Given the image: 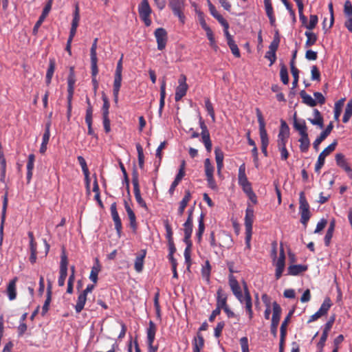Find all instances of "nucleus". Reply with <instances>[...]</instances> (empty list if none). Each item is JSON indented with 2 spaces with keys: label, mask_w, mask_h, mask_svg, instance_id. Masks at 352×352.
<instances>
[{
  "label": "nucleus",
  "mask_w": 352,
  "mask_h": 352,
  "mask_svg": "<svg viewBox=\"0 0 352 352\" xmlns=\"http://www.w3.org/2000/svg\"><path fill=\"white\" fill-rule=\"evenodd\" d=\"M75 83L76 76L74 73V69L73 67H71L67 77V87H74Z\"/></svg>",
  "instance_id": "nucleus-51"
},
{
  "label": "nucleus",
  "mask_w": 352,
  "mask_h": 352,
  "mask_svg": "<svg viewBox=\"0 0 352 352\" xmlns=\"http://www.w3.org/2000/svg\"><path fill=\"white\" fill-rule=\"evenodd\" d=\"M215 160L217 162V172L219 174L223 166V158L224 154L221 149L219 147H216L214 149Z\"/></svg>",
  "instance_id": "nucleus-29"
},
{
  "label": "nucleus",
  "mask_w": 352,
  "mask_h": 352,
  "mask_svg": "<svg viewBox=\"0 0 352 352\" xmlns=\"http://www.w3.org/2000/svg\"><path fill=\"white\" fill-rule=\"evenodd\" d=\"M98 58H91V78H96L98 74Z\"/></svg>",
  "instance_id": "nucleus-54"
},
{
  "label": "nucleus",
  "mask_w": 352,
  "mask_h": 352,
  "mask_svg": "<svg viewBox=\"0 0 352 352\" xmlns=\"http://www.w3.org/2000/svg\"><path fill=\"white\" fill-rule=\"evenodd\" d=\"M281 307L276 302H273V314H272V323H271V333L274 335V336H276L277 335V328L279 324L280 315H281Z\"/></svg>",
  "instance_id": "nucleus-11"
},
{
  "label": "nucleus",
  "mask_w": 352,
  "mask_h": 352,
  "mask_svg": "<svg viewBox=\"0 0 352 352\" xmlns=\"http://www.w3.org/2000/svg\"><path fill=\"white\" fill-rule=\"evenodd\" d=\"M289 137V128L285 120L280 122V129L278 135V145H286Z\"/></svg>",
  "instance_id": "nucleus-16"
},
{
  "label": "nucleus",
  "mask_w": 352,
  "mask_h": 352,
  "mask_svg": "<svg viewBox=\"0 0 352 352\" xmlns=\"http://www.w3.org/2000/svg\"><path fill=\"white\" fill-rule=\"evenodd\" d=\"M332 305L331 300L329 297L324 298L323 302L322 303L320 309L318 310L322 316H325L327 314L328 311L331 308Z\"/></svg>",
  "instance_id": "nucleus-40"
},
{
  "label": "nucleus",
  "mask_w": 352,
  "mask_h": 352,
  "mask_svg": "<svg viewBox=\"0 0 352 352\" xmlns=\"http://www.w3.org/2000/svg\"><path fill=\"white\" fill-rule=\"evenodd\" d=\"M279 43H280V38L278 35V33H276V35L274 36V40L272 41V43H270V45L269 46V51H272V52H276L278 47Z\"/></svg>",
  "instance_id": "nucleus-61"
},
{
  "label": "nucleus",
  "mask_w": 352,
  "mask_h": 352,
  "mask_svg": "<svg viewBox=\"0 0 352 352\" xmlns=\"http://www.w3.org/2000/svg\"><path fill=\"white\" fill-rule=\"evenodd\" d=\"M204 214L201 213L198 219V230L196 232V236L197 237V239L199 241H201L203 233L205 230V225H204Z\"/></svg>",
  "instance_id": "nucleus-38"
},
{
  "label": "nucleus",
  "mask_w": 352,
  "mask_h": 352,
  "mask_svg": "<svg viewBox=\"0 0 352 352\" xmlns=\"http://www.w3.org/2000/svg\"><path fill=\"white\" fill-rule=\"evenodd\" d=\"M80 20V15H79V8L78 5L76 6L75 11L74 13V17L72 22V27L77 28L78 26V23Z\"/></svg>",
  "instance_id": "nucleus-59"
},
{
  "label": "nucleus",
  "mask_w": 352,
  "mask_h": 352,
  "mask_svg": "<svg viewBox=\"0 0 352 352\" xmlns=\"http://www.w3.org/2000/svg\"><path fill=\"white\" fill-rule=\"evenodd\" d=\"M219 247L230 248L232 245L233 241L231 235L228 232L223 231L219 235Z\"/></svg>",
  "instance_id": "nucleus-20"
},
{
  "label": "nucleus",
  "mask_w": 352,
  "mask_h": 352,
  "mask_svg": "<svg viewBox=\"0 0 352 352\" xmlns=\"http://www.w3.org/2000/svg\"><path fill=\"white\" fill-rule=\"evenodd\" d=\"M178 84L175 94V100L176 102L181 100L187 93L188 85L186 83V76L185 75L182 74L180 76L178 80Z\"/></svg>",
  "instance_id": "nucleus-12"
},
{
  "label": "nucleus",
  "mask_w": 352,
  "mask_h": 352,
  "mask_svg": "<svg viewBox=\"0 0 352 352\" xmlns=\"http://www.w3.org/2000/svg\"><path fill=\"white\" fill-rule=\"evenodd\" d=\"M335 226H336L335 221L333 220L329 223V226L328 227V229L327 230V232H326V234H325L324 239V245L327 247L329 246V245H330L331 240L333 237V232L335 230Z\"/></svg>",
  "instance_id": "nucleus-34"
},
{
  "label": "nucleus",
  "mask_w": 352,
  "mask_h": 352,
  "mask_svg": "<svg viewBox=\"0 0 352 352\" xmlns=\"http://www.w3.org/2000/svg\"><path fill=\"white\" fill-rule=\"evenodd\" d=\"M204 346V339L203 336L198 333L197 336L192 341V350L193 352H201V350Z\"/></svg>",
  "instance_id": "nucleus-32"
},
{
  "label": "nucleus",
  "mask_w": 352,
  "mask_h": 352,
  "mask_svg": "<svg viewBox=\"0 0 352 352\" xmlns=\"http://www.w3.org/2000/svg\"><path fill=\"white\" fill-rule=\"evenodd\" d=\"M337 142L335 140L331 144H329L327 148H325L322 153L319 155L317 162L315 165V171L316 173H320V169L324 164L325 158L327 157L331 153H332L336 147Z\"/></svg>",
  "instance_id": "nucleus-9"
},
{
  "label": "nucleus",
  "mask_w": 352,
  "mask_h": 352,
  "mask_svg": "<svg viewBox=\"0 0 352 352\" xmlns=\"http://www.w3.org/2000/svg\"><path fill=\"white\" fill-rule=\"evenodd\" d=\"M280 77L281 81L284 85H287L289 83L288 72L285 65H282L280 67Z\"/></svg>",
  "instance_id": "nucleus-49"
},
{
  "label": "nucleus",
  "mask_w": 352,
  "mask_h": 352,
  "mask_svg": "<svg viewBox=\"0 0 352 352\" xmlns=\"http://www.w3.org/2000/svg\"><path fill=\"white\" fill-rule=\"evenodd\" d=\"M336 162L337 165L343 169L349 176L350 179H352V169L346 160L344 155L342 153H337L335 157Z\"/></svg>",
  "instance_id": "nucleus-17"
},
{
  "label": "nucleus",
  "mask_w": 352,
  "mask_h": 352,
  "mask_svg": "<svg viewBox=\"0 0 352 352\" xmlns=\"http://www.w3.org/2000/svg\"><path fill=\"white\" fill-rule=\"evenodd\" d=\"M211 266L210 262L206 261L205 265L201 268V275L203 278L208 283L210 281Z\"/></svg>",
  "instance_id": "nucleus-43"
},
{
  "label": "nucleus",
  "mask_w": 352,
  "mask_h": 352,
  "mask_svg": "<svg viewBox=\"0 0 352 352\" xmlns=\"http://www.w3.org/2000/svg\"><path fill=\"white\" fill-rule=\"evenodd\" d=\"M291 72L294 78L292 82V88L295 89L297 87L298 82L299 70L296 67L292 66V69H291Z\"/></svg>",
  "instance_id": "nucleus-57"
},
{
  "label": "nucleus",
  "mask_w": 352,
  "mask_h": 352,
  "mask_svg": "<svg viewBox=\"0 0 352 352\" xmlns=\"http://www.w3.org/2000/svg\"><path fill=\"white\" fill-rule=\"evenodd\" d=\"M225 322L223 321L219 322L217 323L216 327L214 330V336L215 338H219L221 335L223 329L224 328Z\"/></svg>",
  "instance_id": "nucleus-63"
},
{
  "label": "nucleus",
  "mask_w": 352,
  "mask_h": 352,
  "mask_svg": "<svg viewBox=\"0 0 352 352\" xmlns=\"http://www.w3.org/2000/svg\"><path fill=\"white\" fill-rule=\"evenodd\" d=\"M16 282L17 278L15 277L11 280L6 288V294L10 300H14L16 298Z\"/></svg>",
  "instance_id": "nucleus-24"
},
{
  "label": "nucleus",
  "mask_w": 352,
  "mask_h": 352,
  "mask_svg": "<svg viewBox=\"0 0 352 352\" xmlns=\"http://www.w3.org/2000/svg\"><path fill=\"white\" fill-rule=\"evenodd\" d=\"M5 194L3 197V206H2V212H1V225L0 228V234H1V241L3 239V223L6 219V210L8 207V186H6L5 188Z\"/></svg>",
  "instance_id": "nucleus-22"
},
{
  "label": "nucleus",
  "mask_w": 352,
  "mask_h": 352,
  "mask_svg": "<svg viewBox=\"0 0 352 352\" xmlns=\"http://www.w3.org/2000/svg\"><path fill=\"white\" fill-rule=\"evenodd\" d=\"M254 221V210L248 208L245 210V244L246 247L250 248V241L252 234V223Z\"/></svg>",
  "instance_id": "nucleus-6"
},
{
  "label": "nucleus",
  "mask_w": 352,
  "mask_h": 352,
  "mask_svg": "<svg viewBox=\"0 0 352 352\" xmlns=\"http://www.w3.org/2000/svg\"><path fill=\"white\" fill-rule=\"evenodd\" d=\"M232 53L233 54V55L236 57V58H239L240 57V51L239 50V47L237 46V45L235 43L234 41H232V42H229L228 43Z\"/></svg>",
  "instance_id": "nucleus-62"
},
{
  "label": "nucleus",
  "mask_w": 352,
  "mask_h": 352,
  "mask_svg": "<svg viewBox=\"0 0 352 352\" xmlns=\"http://www.w3.org/2000/svg\"><path fill=\"white\" fill-rule=\"evenodd\" d=\"M132 184L133 186L134 195L137 203L142 208H146V204L142 199L139 186L138 173L134 170L132 173Z\"/></svg>",
  "instance_id": "nucleus-10"
},
{
  "label": "nucleus",
  "mask_w": 352,
  "mask_h": 352,
  "mask_svg": "<svg viewBox=\"0 0 352 352\" xmlns=\"http://www.w3.org/2000/svg\"><path fill=\"white\" fill-rule=\"evenodd\" d=\"M138 10L140 19L144 22L146 27H149L152 23L150 18L152 13V9L150 6L148 1L142 0L138 5Z\"/></svg>",
  "instance_id": "nucleus-5"
},
{
  "label": "nucleus",
  "mask_w": 352,
  "mask_h": 352,
  "mask_svg": "<svg viewBox=\"0 0 352 352\" xmlns=\"http://www.w3.org/2000/svg\"><path fill=\"white\" fill-rule=\"evenodd\" d=\"M102 100L103 101V104L102 107V117L109 116L110 104L109 99L104 93H102Z\"/></svg>",
  "instance_id": "nucleus-42"
},
{
  "label": "nucleus",
  "mask_w": 352,
  "mask_h": 352,
  "mask_svg": "<svg viewBox=\"0 0 352 352\" xmlns=\"http://www.w3.org/2000/svg\"><path fill=\"white\" fill-rule=\"evenodd\" d=\"M50 126H51V122H48L46 123L45 124V132L43 135V138H42V143L41 144V147H40V149H39V151L41 153H45L46 150H47V145L49 142V140H50Z\"/></svg>",
  "instance_id": "nucleus-23"
},
{
  "label": "nucleus",
  "mask_w": 352,
  "mask_h": 352,
  "mask_svg": "<svg viewBox=\"0 0 352 352\" xmlns=\"http://www.w3.org/2000/svg\"><path fill=\"white\" fill-rule=\"evenodd\" d=\"M206 36L210 42V46L214 50V51H217V50L219 49V47L218 45H217L216 43V41H215V39H214V34H213V32L212 31V30H209L208 31H206Z\"/></svg>",
  "instance_id": "nucleus-48"
},
{
  "label": "nucleus",
  "mask_w": 352,
  "mask_h": 352,
  "mask_svg": "<svg viewBox=\"0 0 352 352\" xmlns=\"http://www.w3.org/2000/svg\"><path fill=\"white\" fill-rule=\"evenodd\" d=\"M204 168H205L206 176L213 175L214 166L211 164L210 159L207 158L205 160Z\"/></svg>",
  "instance_id": "nucleus-53"
},
{
  "label": "nucleus",
  "mask_w": 352,
  "mask_h": 352,
  "mask_svg": "<svg viewBox=\"0 0 352 352\" xmlns=\"http://www.w3.org/2000/svg\"><path fill=\"white\" fill-rule=\"evenodd\" d=\"M154 35L157 43V49L163 50L166 47L168 40L167 32L163 28H158L155 30Z\"/></svg>",
  "instance_id": "nucleus-15"
},
{
  "label": "nucleus",
  "mask_w": 352,
  "mask_h": 352,
  "mask_svg": "<svg viewBox=\"0 0 352 352\" xmlns=\"http://www.w3.org/2000/svg\"><path fill=\"white\" fill-rule=\"evenodd\" d=\"M344 12L346 16H352V4L349 0L344 3Z\"/></svg>",
  "instance_id": "nucleus-64"
},
{
  "label": "nucleus",
  "mask_w": 352,
  "mask_h": 352,
  "mask_svg": "<svg viewBox=\"0 0 352 352\" xmlns=\"http://www.w3.org/2000/svg\"><path fill=\"white\" fill-rule=\"evenodd\" d=\"M201 135L202 142L204 143L207 151L210 152L212 149V142L210 140L209 132L201 133Z\"/></svg>",
  "instance_id": "nucleus-46"
},
{
  "label": "nucleus",
  "mask_w": 352,
  "mask_h": 352,
  "mask_svg": "<svg viewBox=\"0 0 352 352\" xmlns=\"http://www.w3.org/2000/svg\"><path fill=\"white\" fill-rule=\"evenodd\" d=\"M334 321H335V316H333L332 317H331V318L329 320V321L324 324V327L323 329L322 333L321 335L319 342H318V344H319L320 346L325 345V342L328 338L329 331L331 329Z\"/></svg>",
  "instance_id": "nucleus-21"
},
{
  "label": "nucleus",
  "mask_w": 352,
  "mask_h": 352,
  "mask_svg": "<svg viewBox=\"0 0 352 352\" xmlns=\"http://www.w3.org/2000/svg\"><path fill=\"white\" fill-rule=\"evenodd\" d=\"M305 35L306 36V37L307 38L305 42L306 47H309L314 45L316 43V41L318 40V36L315 33L310 32V31H306L305 33Z\"/></svg>",
  "instance_id": "nucleus-39"
},
{
  "label": "nucleus",
  "mask_w": 352,
  "mask_h": 352,
  "mask_svg": "<svg viewBox=\"0 0 352 352\" xmlns=\"http://www.w3.org/2000/svg\"><path fill=\"white\" fill-rule=\"evenodd\" d=\"M239 184L242 187L244 192H251L252 186L247 177L239 179Z\"/></svg>",
  "instance_id": "nucleus-45"
},
{
  "label": "nucleus",
  "mask_w": 352,
  "mask_h": 352,
  "mask_svg": "<svg viewBox=\"0 0 352 352\" xmlns=\"http://www.w3.org/2000/svg\"><path fill=\"white\" fill-rule=\"evenodd\" d=\"M146 250H142L141 253L137 255L134 263V268L137 272H141L142 271L144 267V259L146 256Z\"/></svg>",
  "instance_id": "nucleus-28"
},
{
  "label": "nucleus",
  "mask_w": 352,
  "mask_h": 352,
  "mask_svg": "<svg viewBox=\"0 0 352 352\" xmlns=\"http://www.w3.org/2000/svg\"><path fill=\"white\" fill-rule=\"evenodd\" d=\"M300 96L302 100V102L309 107H314L317 104L316 101L305 90H302L300 92Z\"/></svg>",
  "instance_id": "nucleus-36"
},
{
  "label": "nucleus",
  "mask_w": 352,
  "mask_h": 352,
  "mask_svg": "<svg viewBox=\"0 0 352 352\" xmlns=\"http://www.w3.org/2000/svg\"><path fill=\"white\" fill-rule=\"evenodd\" d=\"M294 128L299 133L300 138L299 139L300 150L302 153L308 151L310 146V141L307 133V127L305 120L303 119H296V115L294 120Z\"/></svg>",
  "instance_id": "nucleus-1"
},
{
  "label": "nucleus",
  "mask_w": 352,
  "mask_h": 352,
  "mask_svg": "<svg viewBox=\"0 0 352 352\" xmlns=\"http://www.w3.org/2000/svg\"><path fill=\"white\" fill-rule=\"evenodd\" d=\"M318 21L317 15L311 14L309 17V22L306 25V28L309 30H312L315 28Z\"/></svg>",
  "instance_id": "nucleus-55"
},
{
  "label": "nucleus",
  "mask_w": 352,
  "mask_h": 352,
  "mask_svg": "<svg viewBox=\"0 0 352 352\" xmlns=\"http://www.w3.org/2000/svg\"><path fill=\"white\" fill-rule=\"evenodd\" d=\"M87 301V296L85 294L80 293L77 299L76 304L74 306L75 311L77 314H79L84 309Z\"/></svg>",
  "instance_id": "nucleus-37"
},
{
  "label": "nucleus",
  "mask_w": 352,
  "mask_h": 352,
  "mask_svg": "<svg viewBox=\"0 0 352 352\" xmlns=\"http://www.w3.org/2000/svg\"><path fill=\"white\" fill-rule=\"evenodd\" d=\"M67 257L65 254H63L60 257L59 277L58 279L59 287H63L65 285V279L67 276Z\"/></svg>",
  "instance_id": "nucleus-14"
},
{
  "label": "nucleus",
  "mask_w": 352,
  "mask_h": 352,
  "mask_svg": "<svg viewBox=\"0 0 352 352\" xmlns=\"http://www.w3.org/2000/svg\"><path fill=\"white\" fill-rule=\"evenodd\" d=\"M205 107H206V109L208 113L211 117L212 121L214 122L215 121V113H214L212 104L210 102L209 98H206L205 100Z\"/></svg>",
  "instance_id": "nucleus-50"
},
{
  "label": "nucleus",
  "mask_w": 352,
  "mask_h": 352,
  "mask_svg": "<svg viewBox=\"0 0 352 352\" xmlns=\"http://www.w3.org/2000/svg\"><path fill=\"white\" fill-rule=\"evenodd\" d=\"M275 266L285 267V254L283 248L281 246L280 249L279 257L274 261Z\"/></svg>",
  "instance_id": "nucleus-47"
},
{
  "label": "nucleus",
  "mask_w": 352,
  "mask_h": 352,
  "mask_svg": "<svg viewBox=\"0 0 352 352\" xmlns=\"http://www.w3.org/2000/svg\"><path fill=\"white\" fill-rule=\"evenodd\" d=\"M344 99L342 98L341 100H340L339 101H338L336 104H335V108H334V119L336 120H339V118H340V113H341V107L342 105V103L344 102Z\"/></svg>",
  "instance_id": "nucleus-56"
},
{
  "label": "nucleus",
  "mask_w": 352,
  "mask_h": 352,
  "mask_svg": "<svg viewBox=\"0 0 352 352\" xmlns=\"http://www.w3.org/2000/svg\"><path fill=\"white\" fill-rule=\"evenodd\" d=\"M191 233H184V242L186 244V247L184 250V255L185 258V263L188 265V268L190 267L191 265V248H192V241L190 240Z\"/></svg>",
  "instance_id": "nucleus-18"
},
{
  "label": "nucleus",
  "mask_w": 352,
  "mask_h": 352,
  "mask_svg": "<svg viewBox=\"0 0 352 352\" xmlns=\"http://www.w3.org/2000/svg\"><path fill=\"white\" fill-rule=\"evenodd\" d=\"M352 116V99H350L346 104L344 113L342 118V122L346 123Z\"/></svg>",
  "instance_id": "nucleus-41"
},
{
  "label": "nucleus",
  "mask_w": 352,
  "mask_h": 352,
  "mask_svg": "<svg viewBox=\"0 0 352 352\" xmlns=\"http://www.w3.org/2000/svg\"><path fill=\"white\" fill-rule=\"evenodd\" d=\"M110 210H111V214L113 221L114 222L115 229L117 232V234L118 236H120L122 227L121 219H120L118 212L117 211L116 203H113L111 205Z\"/></svg>",
  "instance_id": "nucleus-19"
},
{
  "label": "nucleus",
  "mask_w": 352,
  "mask_h": 352,
  "mask_svg": "<svg viewBox=\"0 0 352 352\" xmlns=\"http://www.w3.org/2000/svg\"><path fill=\"white\" fill-rule=\"evenodd\" d=\"M227 305V297L223 294L222 289L219 288L217 292V307L221 309Z\"/></svg>",
  "instance_id": "nucleus-33"
},
{
  "label": "nucleus",
  "mask_w": 352,
  "mask_h": 352,
  "mask_svg": "<svg viewBox=\"0 0 352 352\" xmlns=\"http://www.w3.org/2000/svg\"><path fill=\"white\" fill-rule=\"evenodd\" d=\"M256 113L259 124V134L261 138V146H267L269 144V138L267 131L265 129V123L261 110L258 108L256 109Z\"/></svg>",
  "instance_id": "nucleus-8"
},
{
  "label": "nucleus",
  "mask_w": 352,
  "mask_h": 352,
  "mask_svg": "<svg viewBox=\"0 0 352 352\" xmlns=\"http://www.w3.org/2000/svg\"><path fill=\"white\" fill-rule=\"evenodd\" d=\"M156 331L157 327L155 324L152 320H150L148 323V327L146 329V342L148 347V352H156L158 349L157 346L153 345Z\"/></svg>",
  "instance_id": "nucleus-7"
},
{
  "label": "nucleus",
  "mask_w": 352,
  "mask_h": 352,
  "mask_svg": "<svg viewBox=\"0 0 352 352\" xmlns=\"http://www.w3.org/2000/svg\"><path fill=\"white\" fill-rule=\"evenodd\" d=\"M124 208L130 221V226L135 231L137 229L136 217L126 201H124Z\"/></svg>",
  "instance_id": "nucleus-27"
},
{
  "label": "nucleus",
  "mask_w": 352,
  "mask_h": 352,
  "mask_svg": "<svg viewBox=\"0 0 352 352\" xmlns=\"http://www.w3.org/2000/svg\"><path fill=\"white\" fill-rule=\"evenodd\" d=\"M236 299L241 305H245L246 314L250 320L252 319L254 313L252 310V300L250 292H246L244 295L241 294L240 296H236Z\"/></svg>",
  "instance_id": "nucleus-13"
},
{
  "label": "nucleus",
  "mask_w": 352,
  "mask_h": 352,
  "mask_svg": "<svg viewBox=\"0 0 352 352\" xmlns=\"http://www.w3.org/2000/svg\"><path fill=\"white\" fill-rule=\"evenodd\" d=\"M51 300H52V285H51V283L49 282L47 288L46 299H45V302L42 307V311H41L42 316H45L46 314V313L48 311Z\"/></svg>",
  "instance_id": "nucleus-31"
},
{
  "label": "nucleus",
  "mask_w": 352,
  "mask_h": 352,
  "mask_svg": "<svg viewBox=\"0 0 352 352\" xmlns=\"http://www.w3.org/2000/svg\"><path fill=\"white\" fill-rule=\"evenodd\" d=\"M164 227L166 230V238L168 241V243L174 242L173 238V230L170 225L168 223V221L164 222Z\"/></svg>",
  "instance_id": "nucleus-52"
},
{
  "label": "nucleus",
  "mask_w": 352,
  "mask_h": 352,
  "mask_svg": "<svg viewBox=\"0 0 352 352\" xmlns=\"http://www.w3.org/2000/svg\"><path fill=\"white\" fill-rule=\"evenodd\" d=\"M122 60H123V54L121 56L120 60L117 63L116 68L114 73V80L113 85V100L115 103H118V96L119 92L120 90V87L122 85Z\"/></svg>",
  "instance_id": "nucleus-2"
},
{
  "label": "nucleus",
  "mask_w": 352,
  "mask_h": 352,
  "mask_svg": "<svg viewBox=\"0 0 352 352\" xmlns=\"http://www.w3.org/2000/svg\"><path fill=\"white\" fill-rule=\"evenodd\" d=\"M165 97H166V81L163 80L160 86V107H159V115L161 116L163 108L165 104Z\"/></svg>",
  "instance_id": "nucleus-35"
},
{
  "label": "nucleus",
  "mask_w": 352,
  "mask_h": 352,
  "mask_svg": "<svg viewBox=\"0 0 352 352\" xmlns=\"http://www.w3.org/2000/svg\"><path fill=\"white\" fill-rule=\"evenodd\" d=\"M186 0H168V6L173 14L178 17L181 23H185L186 16L184 10L186 7Z\"/></svg>",
  "instance_id": "nucleus-4"
},
{
  "label": "nucleus",
  "mask_w": 352,
  "mask_h": 352,
  "mask_svg": "<svg viewBox=\"0 0 352 352\" xmlns=\"http://www.w3.org/2000/svg\"><path fill=\"white\" fill-rule=\"evenodd\" d=\"M310 206L306 199L305 194L303 191L299 194V212L300 214V223L307 227V223L311 217L309 210Z\"/></svg>",
  "instance_id": "nucleus-3"
},
{
  "label": "nucleus",
  "mask_w": 352,
  "mask_h": 352,
  "mask_svg": "<svg viewBox=\"0 0 352 352\" xmlns=\"http://www.w3.org/2000/svg\"><path fill=\"white\" fill-rule=\"evenodd\" d=\"M190 199H191L190 192L189 190H186L184 197L179 202V208L177 210V214L179 216H182V214H184V210H185L186 206L188 205L189 201L190 200Z\"/></svg>",
  "instance_id": "nucleus-30"
},
{
  "label": "nucleus",
  "mask_w": 352,
  "mask_h": 352,
  "mask_svg": "<svg viewBox=\"0 0 352 352\" xmlns=\"http://www.w3.org/2000/svg\"><path fill=\"white\" fill-rule=\"evenodd\" d=\"M136 149L138 152V164L140 168H143L144 166V155L143 148L140 144H136Z\"/></svg>",
  "instance_id": "nucleus-44"
},
{
  "label": "nucleus",
  "mask_w": 352,
  "mask_h": 352,
  "mask_svg": "<svg viewBox=\"0 0 352 352\" xmlns=\"http://www.w3.org/2000/svg\"><path fill=\"white\" fill-rule=\"evenodd\" d=\"M308 120L313 124L318 126L320 129L324 127V120L322 117H314V118H308Z\"/></svg>",
  "instance_id": "nucleus-60"
},
{
  "label": "nucleus",
  "mask_w": 352,
  "mask_h": 352,
  "mask_svg": "<svg viewBox=\"0 0 352 352\" xmlns=\"http://www.w3.org/2000/svg\"><path fill=\"white\" fill-rule=\"evenodd\" d=\"M192 219L187 218L186 221L183 224L184 226V233H191L192 232Z\"/></svg>",
  "instance_id": "nucleus-58"
},
{
  "label": "nucleus",
  "mask_w": 352,
  "mask_h": 352,
  "mask_svg": "<svg viewBox=\"0 0 352 352\" xmlns=\"http://www.w3.org/2000/svg\"><path fill=\"white\" fill-rule=\"evenodd\" d=\"M229 285L230 287V289L233 293V294L234 295V296H240L241 294H242V291H241V288L237 281V280L236 279V278L232 275V274H230L229 275Z\"/></svg>",
  "instance_id": "nucleus-25"
},
{
  "label": "nucleus",
  "mask_w": 352,
  "mask_h": 352,
  "mask_svg": "<svg viewBox=\"0 0 352 352\" xmlns=\"http://www.w3.org/2000/svg\"><path fill=\"white\" fill-rule=\"evenodd\" d=\"M308 267L305 265H291L287 268V274L290 276H298L306 272Z\"/></svg>",
  "instance_id": "nucleus-26"
}]
</instances>
